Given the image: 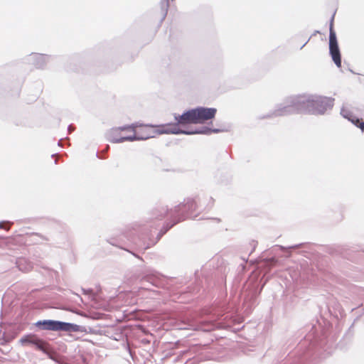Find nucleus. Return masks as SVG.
Instances as JSON below:
<instances>
[{
  "mask_svg": "<svg viewBox=\"0 0 364 364\" xmlns=\"http://www.w3.org/2000/svg\"><path fill=\"white\" fill-rule=\"evenodd\" d=\"M266 282L262 283L259 276L250 277L244 284L243 287L237 296H233L231 303L213 312L203 315L193 319L183 314L174 315L170 318V324L179 330H193L210 332L215 329L229 328L235 322L234 314H244L250 315L258 304L260 295Z\"/></svg>",
  "mask_w": 364,
  "mask_h": 364,
  "instance_id": "nucleus-1",
  "label": "nucleus"
},
{
  "mask_svg": "<svg viewBox=\"0 0 364 364\" xmlns=\"http://www.w3.org/2000/svg\"><path fill=\"white\" fill-rule=\"evenodd\" d=\"M198 205L196 200L190 198L184 199L183 203L176 205L174 208H168V206L165 205H156L151 210L149 220H161L166 215L169 216V218L158 232L156 239L151 238L153 235L149 234L136 237L133 236L132 233H127L122 235L120 238H111L108 240L107 242L113 246L130 252L134 257H137L141 261H143L141 257L130 251L124 246V243L123 242L124 237L127 238V240L135 245L136 248L144 251L155 245L157 242L176 224L186 220L187 218H196L197 215L195 214V212L196 211Z\"/></svg>",
  "mask_w": 364,
  "mask_h": 364,
  "instance_id": "nucleus-2",
  "label": "nucleus"
},
{
  "mask_svg": "<svg viewBox=\"0 0 364 364\" xmlns=\"http://www.w3.org/2000/svg\"><path fill=\"white\" fill-rule=\"evenodd\" d=\"M312 326L311 330L297 347L296 355L286 359L283 364H311L316 358H325L331 353L333 343L329 344L324 333L318 334Z\"/></svg>",
  "mask_w": 364,
  "mask_h": 364,
  "instance_id": "nucleus-3",
  "label": "nucleus"
},
{
  "mask_svg": "<svg viewBox=\"0 0 364 364\" xmlns=\"http://www.w3.org/2000/svg\"><path fill=\"white\" fill-rule=\"evenodd\" d=\"M303 114L313 115H323L331 110L334 105L333 97L321 95H301Z\"/></svg>",
  "mask_w": 364,
  "mask_h": 364,
  "instance_id": "nucleus-4",
  "label": "nucleus"
},
{
  "mask_svg": "<svg viewBox=\"0 0 364 364\" xmlns=\"http://www.w3.org/2000/svg\"><path fill=\"white\" fill-rule=\"evenodd\" d=\"M301 95L286 97L282 102L276 105L274 109L267 114L259 117L260 119L284 117L291 114H303Z\"/></svg>",
  "mask_w": 364,
  "mask_h": 364,
  "instance_id": "nucleus-5",
  "label": "nucleus"
},
{
  "mask_svg": "<svg viewBox=\"0 0 364 364\" xmlns=\"http://www.w3.org/2000/svg\"><path fill=\"white\" fill-rule=\"evenodd\" d=\"M227 128H210L207 126H203L198 128L192 129H183L182 128L176 129H166L165 125H161L158 129L154 131L155 133L165 134H185V135H193V134H204L210 135L212 133H220L228 132Z\"/></svg>",
  "mask_w": 364,
  "mask_h": 364,
  "instance_id": "nucleus-6",
  "label": "nucleus"
},
{
  "mask_svg": "<svg viewBox=\"0 0 364 364\" xmlns=\"http://www.w3.org/2000/svg\"><path fill=\"white\" fill-rule=\"evenodd\" d=\"M175 122L166 124V129H177L186 127L188 124H198L196 108L186 109L182 114H173Z\"/></svg>",
  "mask_w": 364,
  "mask_h": 364,
  "instance_id": "nucleus-7",
  "label": "nucleus"
},
{
  "mask_svg": "<svg viewBox=\"0 0 364 364\" xmlns=\"http://www.w3.org/2000/svg\"><path fill=\"white\" fill-rule=\"evenodd\" d=\"M335 13L332 15L329 22V55L338 68L341 67V53L338 46L337 36L333 28Z\"/></svg>",
  "mask_w": 364,
  "mask_h": 364,
  "instance_id": "nucleus-8",
  "label": "nucleus"
},
{
  "mask_svg": "<svg viewBox=\"0 0 364 364\" xmlns=\"http://www.w3.org/2000/svg\"><path fill=\"white\" fill-rule=\"evenodd\" d=\"M19 342L23 346H31L36 350L46 353V342L35 334L29 333L21 338Z\"/></svg>",
  "mask_w": 364,
  "mask_h": 364,
  "instance_id": "nucleus-9",
  "label": "nucleus"
},
{
  "mask_svg": "<svg viewBox=\"0 0 364 364\" xmlns=\"http://www.w3.org/2000/svg\"><path fill=\"white\" fill-rule=\"evenodd\" d=\"M198 124H203L205 122L215 118L217 109L214 107H196Z\"/></svg>",
  "mask_w": 364,
  "mask_h": 364,
  "instance_id": "nucleus-10",
  "label": "nucleus"
},
{
  "mask_svg": "<svg viewBox=\"0 0 364 364\" xmlns=\"http://www.w3.org/2000/svg\"><path fill=\"white\" fill-rule=\"evenodd\" d=\"M142 283L147 282L156 287H161L164 285V280L161 274L159 272L149 269L141 277Z\"/></svg>",
  "mask_w": 364,
  "mask_h": 364,
  "instance_id": "nucleus-11",
  "label": "nucleus"
},
{
  "mask_svg": "<svg viewBox=\"0 0 364 364\" xmlns=\"http://www.w3.org/2000/svg\"><path fill=\"white\" fill-rule=\"evenodd\" d=\"M33 325L39 330L60 331V321L54 319L38 320Z\"/></svg>",
  "mask_w": 364,
  "mask_h": 364,
  "instance_id": "nucleus-12",
  "label": "nucleus"
},
{
  "mask_svg": "<svg viewBox=\"0 0 364 364\" xmlns=\"http://www.w3.org/2000/svg\"><path fill=\"white\" fill-rule=\"evenodd\" d=\"M51 58L50 55L34 53L29 55L28 61L36 68L43 69Z\"/></svg>",
  "mask_w": 364,
  "mask_h": 364,
  "instance_id": "nucleus-13",
  "label": "nucleus"
},
{
  "mask_svg": "<svg viewBox=\"0 0 364 364\" xmlns=\"http://www.w3.org/2000/svg\"><path fill=\"white\" fill-rule=\"evenodd\" d=\"M89 331L87 330V328L84 326H80L73 323L70 322H65L60 321V331H65V332H80V333H87L91 332L92 328L90 327H88Z\"/></svg>",
  "mask_w": 364,
  "mask_h": 364,
  "instance_id": "nucleus-14",
  "label": "nucleus"
},
{
  "mask_svg": "<svg viewBox=\"0 0 364 364\" xmlns=\"http://www.w3.org/2000/svg\"><path fill=\"white\" fill-rule=\"evenodd\" d=\"M16 265L20 271L23 272H29L33 268L32 262L24 257L16 258Z\"/></svg>",
  "mask_w": 364,
  "mask_h": 364,
  "instance_id": "nucleus-15",
  "label": "nucleus"
},
{
  "mask_svg": "<svg viewBox=\"0 0 364 364\" xmlns=\"http://www.w3.org/2000/svg\"><path fill=\"white\" fill-rule=\"evenodd\" d=\"M162 124L160 125H153V124H146L144 125L146 127V129L142 130L141 132H137L138 135L141 136H147L144 139V140L149 139L150 138H153L155 136L156 134H159L158 133H155L154 131L159 129V127H161Z\"/></svg>",
  "mask_w": 364,
  "mask_h": 364,
  "instance_id": "nucleus-16",
  "label": "nucleus"
},
{
  "mask_svg": "<svg viewBox=\"0 0 364 364\" xmlns=\"http://www.w3.org/2000/svg\"><path fill=\"white\" fill-rule=\"evenodd\" d=\"M134 134L132 135H129V136H122L119 139H114V141H116V142H124L126 141H144V139L146 137V136H141L139 135H138V133L137 132H136V130L134 129V132H133Z\"/></svg>",
  "mask_w": 364,
  "mask_h": 364,
  "instance_id": "nucleus-17",
  "label": "nucleus"
},
{
  "mask_svg": "<svg viewBox=\"0 0 364 364\" xmlns=\"http://www.w3.org/2000/svg\"><path fill=\"white\" fill-rule=\"evenodd\" d=\"M192 350V355L188 353V356L185 358L183 364H198L200 362V358L196 355V347L190 348Z\"/></svg>",
  "mask_w": 364,
  "mask_h": 364,
  "instance_id": "nucleus-18",
  "label": "nucleus"
},
{
  "mask_svg": "<svg viewBox=\"0 0 364 364\" xmlns=\"http://www.w3.org/2000/svg\"><path fill=\"white\" fill-rule=\"evenodd\" d=\"M190 353V355H192V350L187 349L185 350L180 351L179 354L173 356L172 358V361L173 363L180 362L181 364H183L185 358L188 356V354Z\"/></svg>",
  "mask_w": 364,
  "mask_h": 364,
  "instance_id": "nucleus-19",
  "label": "nucleus"
},
{
  "mask_svg": "<svg viewBox=\"0 0 364 364\" xmlns=\"http://www.w3.org/2000/svg\"><path fill=\"white\" fill-rule=\"evenodd\" d=\"M119 135H120V133L118 131V129H117L116 127H114V128H112L108 132V133L107 134V138L108 141H110L111 143L119 144V142H116L114 140L116 139L120 138L121 136Z\"/></svg>",
  "mask_w": 364,
  "mask_h": 364,
  "instance_id": "nucleus-20",
  "label": "nucleus"
},
{
  "mask_svg": "<svg viewBox=\"0 0 364 364\" xmlns=\"http://www.w3.org/2000/svg\"><path fill=\"white\" fill-rule=\"evenodd\" d=\"M144 124H139V123H133L132 124H127L124 125L121 127H116L117 129H118L119 132L120 131H127V130H131L132 132H134V129L138 127H142Z\"/></svg>",
  "mask_w": 364,
  "mask_h": 364,
  "instance_id": "nucleus-21",
  "label": "nucleus"
},
{
  "mask_svg": "<svg viewBox=\"0 0 364 364\" xmlns=\"http://www.w3.org/2000/svg\"><path fill=\"white\" fill-rule=\"evenodd\" d=\"M29 237H38L36 239V242H41V241H50V237H48L47 235H43L41 233H38V232H31V233H30Z\"/></svg>",
  "mask_w": 364,
  "mask_h": 364,
  "instance_id": "nucleus-22",
  "label": "nucleus"
},
{
  "mask_svg": "<svg viewBox=\"0 0 364 364\" xmlns=\"http://www.w3.org/2000/svg\"><path fill=\"white\" fill-rule=\"evenodd\" d=\"M309 245V242H301V243L296 244V245H291V246H289V247H284V246H282V245H276L275 247L279 248L282 251H285V250H294V249H296V248L304 247H305L306 245Z\"/></svg>",
  "mask_w": 364,
  "mask_h": 364,
  "instance_id": "nucleus-23",
  "label": "nucleus"
},
{
  "mask_svg": "<svg viewBox=\"0 0 364 364\" xmlns=\"http://www.w3.org/2000/svg\"><path fill=\"white\" fill-rule=\"evenodd\" d=\"M278 262V259L275 257H271L269 259H266L262 264V267L264 268L270 269L272 267L276 265Z\"/></svg>",
  "mask_w": 364,
  "mask_h": 364,
  "instance_id": "nucleus-24",
  "label": "nucleus"
},
{
  "mask_svg": "<svg viewBox=\"0 0 364 364\" xmlns=\"http://www.w3.org/2000/svg\"><path fill=\"white\" fill-rule=\"evenodd\" d=\"M341 115L348 120H350V119L354 115L353 113L344 106H343L341 109L340 112Z\"/></svg>",
  "mask_w": 364,
  "mask_h": 364,
  "instance_id": "nucleus-25",
  "label": "nucleus"
},
{
  "mask_svg": "<svg viewBox=\"0 0 364 364\" xmlns=\"http://www.w3.org/2000/svg\"><path fill=\"white\" fill-rule=\"evenodd\" d=\"M0 345L1 346V347H0V351L3 354H8L12 349V348L7 343L6 341L1 342Z\"/></svg>",
  "mask_w": 364,
  "mask_h": 364,
  "instance_id": "nucleus-26",
  "label": "nucleus"
},
{
  "mask_svg": "<svg viewBox=\"0 0 364 364\" xmlns=\"http://www.w3.org/2000/svg\"><path fill=\"white\" fill-rule=\"evenodd\" d=\"M350 120H348L353 125H355L356 127L360 129V124L363 123L362 119L353 115L350 119Z\"/></svg>",
  "mask_w": 364,
  "mask_h": 364,
  "instance_id": "nucleus-27",
  "label": "nucleus"
},
{
  "mask_svg": "<svg viewBox=\"0 0 364 364\" xmlns=\"http://www.w3.org/2000/svg\"><path fill=\"white\" fill-rule=\"evenodd\" d=\"M82 294L85 295H90L92 296H94V291L92 289L88 288V289H84L82 288Z\"/></svg>",
  "mask_w": 364,
  "mask_h": 364,
  "instance_id": "nucleus-28",
  "label": "nucleus"
},
{
  "mask_svg": "<svg viewBox=\"0 0 364 364\" xmlns=\"http://www.w3.org/2000/svg\"><path fill=\"white\" fill-rule=\"evenodd\" d=\"M3 223H9L10 225L12 224L13 223H11L9 221H1L0 222V229H5V230H9V228H4L3 227Z\"/></svg>",
  "mask_w": 364,
  "mask_h": 364,
  "instance_id": "nucleus-29",
  "label": "nucleus"
},
{
  "mask_svg": "<svg viewBox=\"0 0 364 364\" xmlns=\"http://www.w3.org/2000/svg\"><path fill=\"white\" fill-rule=\"evenodd\" d=\"M75 126L73 124H69L68 126V133L70 134L71 132H73L75 130Z\"/></svg>",
  "mask_w": 364,
  "mask_h": 364,
  "instance_id": "nucleus-30",
  "label": "nucleus"
},
{
  "mask_svg": "<svg viewBox=\"0 0 364 364\" xmlns=\"http://www.w3.org/2000/svg\"><path fill=\"white\" fill-rule=\"evenodd\" d=\"M58 221L54 220V219H50L49 220V223L50 224H52V225H54V224H58Z\"/></svg>",
  "mask_w": 364,
  "mask_h": 364,
  "instance_id": "nucleus-31",
  "label": "nucleus"
},
{
  "mask_svg": "<svg viewBox=\"0 0 364 364\" xmlns=\"http://www.w3.org/2000/svg\"><path fill=\"white\" fill-rule=\"evenodd\" d=\"M257 244V241L252 240V243L250 244L253 247L252 250H254L255 249Z\"/></svg>",
  "mask_w": 364,
  "mask_h": 364,
  "instance_id": "nucleus-32",
  "label": "nucleus"
},
{
  "mask_svg": "<svg viewBox=\"0 0 364 364\" xmlns=\"http://www.w3.org/2000/svg\"><path fill=\"white\" fill-rule=\"evenodd\" d=\"M311 36L306 40V41L301 46L300 49H302L310 41Z\"/></svg>",
  "mask_w": 364,
  "mask_h": 364,
  "instance_id": "nucleus-33",
  "label": "nucleus"
},
{
  "mask_svg": "<svg viewBox=\"0 0 364 364\" xmlns=\"http://www.w3.org/2000/svg\"><path fill=\"white\" fill-rule=\"evenodd\" d=\"M360 129L361 130L362 132H364V121L363 122V123L360 124Z\"/></svg>",
  "mask_w": 364,
  "mask_h": 364,
  "instance_id": "nucleus-34",
  "label": "nucleus"
},
{
  "mask_svg": "<svg viewBox=\"0 0 364 364\" xmlns=\"http://www.w3.org/2000/svg\"><path fill=\"white\" fill-rule=\"evenodd\" d=\"M64 141V139H59L58 142V146H63V142Z\"/></svg>",
  "mask_w": 364,
  "mask_h": 364,
  "instance_id": "nucleus-35",
  "label": "nucleus"
},
{
  "mask_svg": "<svg viewBox=\"0 0 364 364\" xmlns=\"http://www.w3.org/2000/svg\"><path fill=\"white\" fill-rule=\"evenodd\" d=\"M326 309H328V311L329 314H332V312H331V309H330V308H329L328 305H326Z\"/></svg>",
  "mask_w": 364,
  "mask_h": 364,
  "instance_id": "nucleus-36",
  "label": "nucleus"
},
{
  "mask_svg": "<svg viewBox=\"0 0 364 364\" xmlns=\"http://www.w3.org/2000/svg\"><path fill=\"white\" fill-rule=\"evenodd\" d=\"M213 220H216L218 223L220 222V219L218 218H213Z\"/></svg>",
  "mask_w": 364,
  "mask_h": 364,
  "instance_id": "nucleus-37",
  "label": "nucleus"
},
{
  "mask_svg": "<svg viewBox=\"0 0 364 364\" xmlns=\"http://www.w3.org/2000/svg\"><path fill=\"white\" fill-rule=\"evenodd\" d=\"M319 33L318 31H315L314 33H313V36H315L316 33Z\"/></svg>",
  "mask_w": 364,
  "mask_h": 364,
  "instance_id": "nucleus-38",
  "label": "nucleus"
},
{
  "mask_svg": "<svg viewBox=\"0 0 364 364\" xmlns=\"http://www.w3.org/2000/svg\"><path fill=\"white\" fill-rule=\"evenodd\" d=\"M210 200L212 201V203H213V198H210Z\"/></svg>",
  "mask_w": 364,
  "mask_h": 364,
  "instance_id": "nucleus-39",
  "label": "nucleus"
},
{
  "mask_svg": "<svg viewBox=\"0 0 364 364\" xmlns=\"http://www.w3.org/2000/svg\"><path fill=\"white\" fill-rule=\"evenodd\" d=\"M362 313L364 314V307L362 309Z\"/></svg>",
  "mask_w": 364,
  "mask_h": 364,
  "instance_id": "nucleus-40",
  "label": "nucleus"
},
{
  "mask_svg": "<svg viewBox=\"0 0 364 364\" xmlns=\"http://www.w3.org/2000/svg\"><path fill=\"white\" fill-rule=\"evenodd\" d=\"M96 156L99 157L98 152L96 153Z\"/></svg>",
  "mask_w": 364,
  "mask_h": 364,
  "instance_id": "nucleus-41",
  "label": "nucleus"
}]
</instances>
